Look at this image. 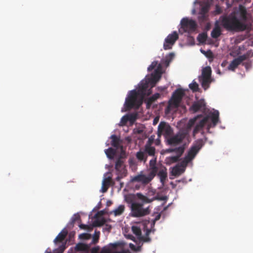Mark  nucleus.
<instances>
[{"mask_svg": "<svg viewBox=\"0 0 253 253\" xmlns=\"http://www.w3.org/2000/svg\"><path fill=\"white\" fill-rule=\"evenodd\" d=\"M158 65L157 68L155 71L154 74H152L153 79L154 80H159L161 77L162 72L161 71L162 69L161 64H159L157 61H153L151 64L148 67V71H152Z\"/></svg>", "mask_w": 253, "mask_h": 253, "instance_id": "16", "label": "nucleus"}, {"mask_svg": "<svg viewBox=\"0 0 253 253\" xmlns=\"http://www.w3.org/2000/svg\"><path fill=\"white\" fill-rule=\"evenodd\" d=\"M158 176L160 178V182L163 186H164L168 177L167 169L166 167L162 169L157 173Z\"/></svg>", "mask_w": 253, "mask_h": 253, "instance_id": "20", "label": "nucleus"}, {"mask_svg": "<svg viewBox=\"0 0 253 253\" xmlns=\"http://www.w3.org/2000/svg\"><path fill=\"white\" fill-rule=\"evenodd\" d=\"M241 15H242L243 19L244 20H246L247 16H246V11L245 10L242 11Z\"/></svg>", "mask_w": 253, "mask_h": 253, "instance_id": "49", "label": "nucleus"}, {"mask_svg": "<svg viewBox=\"0 0 253 253\" xmlns=\"http://www.w3.org/2000/svg\"><path fill=\"white\" fill-rule=\"evenodd\" d=\"M168 151L169 152H175L177 154L176 156H178V158H179L184 151V147L180 146L174 149H169L168 150Z\"/></svg>", "mask_w": 253, "mask_h": 253, "instance_id": "31", "label": "nucleus"}, {"mask_svg": "<svg viewBox=\"0 0 253 253\" xmlns=\"http://www.w3.org/2000/svg\"><path fill=\"white\" fill-rule=\"evenodd\" d=\"M116 149H113L112 148H109L108 149L105 150V153L107 156V157L110 159H114L115 156L116 154Z\"/></svg>", "mask_w": 253, "mask_h": 253, "instance_id": "29", "label": "nucleus"}, {"mask_svg": "<svg viewBox=\"0 0 253 253\" xmlns=\"http://www.w3.org/2000/svg\"><path fill=\"white\" fill-rule=\"evenodd\" d=\"M187 135L185 131H180L175 135H171L167 139L169 145L176 146L181 144Z\"/></svg>", "mask_w": 253, "mask_h": 253, "instance_id": "9", "label": "nucleus"}, {"mask_svg": "<svg viewBox=\"0 0 253 253\" xmlns=\"http://www.w3.org/2000/svg\"><path fill=\"white\" fill-rule=\"evenodd\" d=\"M209 11V8L208 6H205L202 7L201 11H200V14L201 15H206L207 13Z\"/></svg>", "mask_w": 253, "mask_h": 253, "instance_id": "46", "label": "nucleus"}, {"mask_svg": "<svg viewBox=\"0 0 253 253\" xmlns=\"http://www.w3.org/2000/svg\"><path fill=\"white\" fill-rule=\"evenodd\" d=\"M88 249V246L83 243L78 244L75 248L77 251H87Z\"/></svg>", "mask_w": 253, "mask_h": 253, "instance_id": "34", "label": "nucleus"}, {"mask_svg": "<svg viewBox=\"0 0 253 253\" xmlns=\"http://www.w3.org/2000/svg\"><path fill=\"white\" fill-rule=\"evenodd\" d=\"M173 129L172 127L167 123L161 122L158 127L157 134L159 137L163 135L167 139L169 136L172 135Z\"/></svg>", "mask_w": 253, "mask_h": 253, "instance_id": "8", "label": "nucleus"}, {"mask_svg": "<svg viewBox=\"0 0 253 253\" xmlns=\"http://www.w3.org/2000/svg\"><path fill=\"white\" fill-rule=\"evenodd\" d=\"M160 95L158 93H155L152 96L149 97L147 101V106L148 107L150 106L155 100L159 98Z\"/></svg>", "mask_w": 253, "mask_h": 253, "instance_id": "32", "label": "nucleus"}, {"mask_svg": "<svg viewBox=\"0 0 253 253\" xmlns=\"http://www.w3.org/2000/svg\"><path fill=\"white\" fill-rule=\"evenodd\" d=\"M156 122H157L156 118H155V119H154V124L156 123Z\"/></svg>", "mask_w": 253, "mask_h": 253, "instance_id": "62", "label": "nucleus"}, {"mask_svg": "<svg viewBox=\"0 0 253 253\" xmlns=\"http://www.w3.org/2000/svg\"><path fill=\"white\" fill-rule=\"evenodd\" d=\"M99 251L98 247L93 248L91 250V253H98Z\"/></svg>", "mask_w": 253, "mask_h": 253, "instance_id": "50", "label": "nucleus"}, {"mask_svg": "<svg viewBox=\"0 0 253 253\" xmlns=\"http://www.w3.org/2000/svg\"><path fill=\"white\" fill-rule=\"evenodd\" d=\"M126 120H128V121H129L131 122L134 121L136 118V115L133 114L126 115Z\"/></svg>", "mask_w": 253, "mask_h": 253, "instance_id": "44", "label": "nucleus"}, {"mask_svg": "<svg viewBox=\"0 0 253 253\" xmlns=\"http://www.w3.org/2000/svg\"><path fill=\"white\" fill-rule=\"evenodd\" d=\"M137 202H132L131 204V215L134 217H139L145 216L150 213V211L149 207L143 208L144 203Z\"/></svg>", "mask_w": 253, "mask_h": 253, "instance_id": "6", "label": "nucleus"}, {"mask_svg": "<svg viewBox=\"0 0 253 253\" xmlns=\"http://www.w3.org/2000/svg\"><path fill=\"white\" fill-rule=\"evenodd\" d=\"M219 121V112L214 111L211 114V117L207 116L202 119L195 126L193 134L195 136L200 130L203 129L204 126L207 124V129L209 130L212 127H214Z\"/></svg>", "mask_w": 253, "mask_h": 253, "instance_id": "2", "label": "nucleus"}, {"mask_svg": "<svg viewBox=\"0 0 253 253\" xmlns=\"http://www.w3.org/2000/svg\"><path fill=\"white\" fill-rule=\"evenodd\" d=\"M221 35V28L219 26L217 21L215 23L214 28L211 32V36L212 38L216 39Z\"/></svg>", "mask_w": 253, "mask_h": 253, "instance_id": "24", "label": "nucleus"}, {"mask_svg": "<svg viewBox=\"0 0 253 253\" xmlns=\"http://www.w3.org/2000/svg\"><path fill=\"white\" fill-rule=\"evenodd\" d=\"M106 222V220L102 217L100 219H97L93 222V225L95 227H100L104 225Z\"/></svg>", "mask_w": 253, "mask_h": 253, "instance_id": "36", "label": "nucleus"}, {"mask_svg": "<svg viewBox=\"0 0 253 253\" xmlns=\"http://www.w3.org/2000/svg\"><path fill=\"white\" fill-rule=\"evenodd\" d=\"M215 12H216V14H220L221 12V10L220 8L218 5L216 6Z\"/></svg>", "mask_w": 253, "mask_h": 253, "instance_id": "51", "label": "nucleus"}, {"mask_svg": "<svg viewBox=\"0 0 253 253\" xmlns=\"http://www.w3.org/2000/svg\"><path fill=\"white\" fill-rule=\"evenodd\" d=\"M79 227H80V228L81 229H87L88 226L87 225H85V224H81L79 225Z\"/></svg>", "mask_w": 253, "mask_h": 253, "instance_id": "52", "label": "nucleus"}, {"mask_svg": "<svg viewBox=\"0 0 253 253\" xmlns=\"http://www.w3.org/2000/svg\"><path fill=\"white\" fill-rule=\"evenodd\" d=\"M206 103L203 99H200L196 102H194L190 107V110L194 113L198 112L200 110H205Z\"/></svg>", "mask_w": 253, "mask_h": 253, "instance_id": "18", "label": "nucleus"}, {"mask_svg": "<svg viewBox=\"0 0 253 253\" xmlns=\"http://www.w3.org/2000/svg\"><path fill=\"white\" fill-rule=\"evenodd\" d=\"M160 217H161V215L160 214H158L156 217L155 218L154 220V222L157 220H158L160 218Z\"/></svg>", "mask_w": 253, "mask_h": 253, "instance_id": "54", "label": "nucleus"}, {"mask_svg": "<svg viewBox=\"0 0 253 253\" xmlns=\"http://www.w3.org/2000/svg\"><path fill=\"white\" fill-rule=\"evenodd\" d=\"M66 248L65 245L62 244L54 251V253H63Z\"/></svg>", "mask_w": 253, "mask_h": 253, "instance_id": "43", "label": "nucleus"}, {"mask_svg": "<svg viewBox=\"0 0 253 253\" xmlns=\"http://www.w3.org/2000/svg\"><path fill=\"white\" fill-rule=\"evenodd\" d=\"M202 117V115H199L197 116L196 117L193 118V119H191L187 124V127L188 128H190L191 127H192L195 124L196 122L198 120V119L201 118Z\"/></svg>", "mask_w": 253, "mask_h": 253, "instance_id": "37", "label": "nucleus"}, {"mask_svg": "<svg viewBox=\"0 0 253 253\" xmlns=\"http://www.w3.org/2000/svg\"><path fill=\"white\" fill-rule=\"evenodd\" d=\"M125 207L124 205H121L117 208L111 212V213H113L115 216H119L123 214L124 212Z\"/></svg>", "mask_w": 253, "mask_h": 253, "instance_id": "30", "label": "nucleus"}, {"mask_svg": "<svg viewBox=\"0 0 253 253\" xmlns=\"http://www.w3.org/2000/svg\"><path fill=\"white\" fill-rule=\"evenodd\" d=\"M136 157L139 162L145 163L147 161V156L145 151H139L136 154Z\"/></svg>", "mask_w": 253, "mask_h": 253, "instance_id": "26", "label": "nucleus"}, {"mask_svg": "<svg viewBox=\"0 0 253 253\" xmlns=\"http://www.w3.org/2000/svg\"><path fill=\"white\" fill-rule=\"evenodd\" d=\"M66 248L65 245L62 244L54 251V253H63Z\"/></svg>", "mask_w": 253, "mask_h": 253, "instance_id": "42", "label": "nucleus"}, {"mask_svg": "<svg viewBox=\"0 0 253 253\" xmlns=\"http://www.w3.org/2000/svg\"><path fill=\"white\" fill-rule=\"evenodd\" d=\"M179 159V158H178V156H177L168 157L166 158L167 164L170 165L172 163L178 162Z\"/></svg>", "mask_w": 253, "mask_h": 253, "instance_id": "35", "label": "nucleus"}, {"mask_svg": "<svg viewBox=\"0 0 253 253\" xmlns=\"http://www.w3.org/2000/svg\"><path fill=\"white\" fill-rule=\"evenodd\" d=\"M149 81L142 80L138 84V88L137 92L143 98L146 95H149L151 93L150 89H148Z\"/></svg>", "mask_w": 253, "mask_h": 253, "instance_id": "12", "label": "nucleus"}, {"mask_svg": "<svg viewBox=\"0 0 253 253\" xmlns=\"http://www.w3.org/2000/svg\"><path fill=\"white\" fill-rule=\"evenodd\" d=\"M77 221H81V218L80 216L79 215H75L74 216H73L72 218L71 222L72 224H74V223Z\"/></svg>", "mask_w": 253, "mask_h": 253, "instance_id": "47", "label": "nucleus"}, {"mask_svg": "<svg viewBox=\"0 0 253 253\" xmlns=\"http://www.w3.org/2000/svg\"><path fill=\"white\" fill-rule=\"evenodd\" d=\"M123 123H126L128 120H126V115L123 116L121 120Z\"/></svg>", "mask_w": 253, "mask_h": 253, "instance_id": "53", "label": "nucleus"}, {"mask_svg": "<svg viewBox=\"0 0 253 253\" xmlns=\"http://www.w3.org/2000/svg\"><path fill=\"white\" fill-rule=\"evenodd\" d=\"M67 234L68 232L66 230H63L61 232L59 233V234L55 238V239L54 240V242L55 243H57V242H62L66 238Z\"/></svg>", "mask_w": 253, "mask_h": 253, "instance_id": "27", "label": "nucleus"}, {"mask_svg": "<svg viewBox=\"0 0 253 253\" xmlns=\"http://www.w3.org/2000/svg\"><path fill=\"white\" fill-rule=\"evenodd\" d=\"M178 39V35L176 31L169 34L165 40L164 48L165 50L170 49Z\"/></svg>", "mask_w": 253, "mask_h": 253, "instance_id": "11", "label": "nucleus"}, {"mask_svg": "<svg viewBox=\"0 0 253 253\" xmlns=\"http://www.w3.org/2000/svg\"><path fill=\"white\" fill-rule=\"evenodd\" d=\"M112 204V202L111 201H108L107 202V205L109 206Z\"/></svg>", "mask_w": 253, "mask_h": 253, "instance_id": "61", "label": "nucleus"}, {"mask_svg": "<svg viewBox=\"0 0 253 253\" xmlns=\"http://www.w3.org/2000/svg\"><path fill=\"white\" fill-rule=\"evenodd\" d=\"M243 65L245 66L247 70H249L252 66V63L250 61L245 62L243 63Z\"/></svg>", "mask_w": 253, "mask_h": 253, "instance_id": "48", "label": "nucleus"}, {"mask_svg": "<svg viewBox=\"0 0 253 253\" xmlns=\"http://www.w3.org/2000/svg\"><path fill=\"white\" fill-rule=\"evenodd\" d=\"M120 188H122L124 186V183L123 182H120Z\"/></svg>", "mask_w": 253, "mask_h": 253, "instance_id": "59", "label": "nucleus"}, {"mask_svg": "<svg viewBox=\"0 0 253 253\" xmlns=\"http://www.w3.org/2000/svg\"><path fill=\"white\" fill-rule=\"evenodd\" d=\"M162 63L166 64L167 66H168L169 64V61L168 59H166Z\"/></svg>", "mask_w": 253, "mask_h": 253, "instance_id": "55", "label": "nucleus"}, {"mask_svg": "<svg viewBox=\"0 0 253 253\" xmlns=\"http://www.w3.org/2000/svg\"><path fill=\"white\" fill-rule=\"evenodd\" d=\"M115 169L116 171L117 177L115 180L120 181L121 179L126 177L127 175V170L124 165V161L121 157H119L115 163Z\"/></svg>", "mask_w": 253, "mask_h": 253, "instance_id": "7", "label": "nucleus"}, {"mask_svg": "<svg viewBox=\"0 0 253 253\" xmlns=\"http://www.w3.org/2000/svg\"><path fill=\"white\" fill-rule=\"evenodd\" d=\"M250 54L251 53L250 52H248L246 54L239 56L237 58L240 63H241L243 61L246 60L249 57H252L253 56V53H252L251 55Z\"/></svg>", "mask_w": 253, "mask_h": 253, "instance_id": "38", "label": "nucleus"}, {"mask_svg": "<svg viewBox=\"0 0 253 253\" xmlns=\"http://www.w3.org/2000/svg\"><path fill=\"white\" fill-rule=\"evenodd\" d=\"M192 41V43H191L192 45H194V39L193 38H190Z\"/></svg>", "mask_w": 253, "mask_h": 253, "instance_id": "60", "label": "nucleus"}, {"mask_svg": "<svg viewBox=\"0 0 253 253\" xmlns=\"http://www.w3.org/2000/svg\"><path fill=\"white\" fill-rule=\"evenodd\" d=\"M189 88L193 92H196V91H198V89H199L198 84L195 81H193L191 84H189Z\"/></svg>", "mask_w": 253, "mask_h": 253, "instance_id": "40", "label": "nucleus"}, {"mask_svg": "<svg viewBox=\"0 0 253 253\" xmlns=\"http://www.w3.org/2000/svg\"><path fill=\"white\" fill-rule=\"evenodd\" d=\"M135 197L139 200L142 201L143 203H150L154 200H158L160 201H165L168 200V197L166 196H156L152 199H149L147 197L143 195L140 193H137L135 194Z\"/></svg>", "mask_w": 253, "mask_h": 253, "instance_id": "14", "label": "nucleus"}, {"mask_svg": "<svg viewBox=\"0 0 253 253\" xmlns=\"http://www.w3.org/2000/svg\"><path fill=\"white\" fill-rule=\"evenodd\" d=\"M184 95V91L181 89H177L172 94V101L174 105L178 106Z\"/></svg>", "mask_w": 253, "mask_h": 253, "instance_id": "17", "label": "nucleus"}, {"mask_svg": "<svg viewBox=\"0 0 253 253\" xmlns=\"http://www.w3.org/2000/svg\"><path fill=\"white\" fill-rule=\"evenodd\" d=\"M201 51L202 53L204 54L205 55H206L207 56H209L208 54H207L206 51L204 50H202V49H201Z\"/></svg>", "mask_w": 253, "mask_h": 253, "instance_id": "56", "label": "nucleus"}, {"mask_svg": "<svg viewBox=\"0 0 253 253\" xmlns=\"http://www.w3.org/2000/svg\"><path fill=\"white\" fill-rule=\"evenodd\" d=\"M150 172L148 175L143 174H139L133 177L132 182H141L146 185L150 182L156 175L158 170V168L156 166V158L151 159L149 162Z\"/></svg>", "mask_w": 253, "mask_h": 253, "instance_id": "3", "label": "nucleus"}, {"mask_svg": "<svg viewBox=\"0 0 253 253\" xmlns=\"http://www.w3.org/2000/svg\"><path fill=\"white\" fill-rule=\"evenodd\" d=\"M206 15H201V18L204 20L206 18Z\"/></svg>", "mask_w": 253, "mask_h": 253, "instance_id": "57", "label": "nucleus"}, {"mask_svg": "<svg viewBox=\"0 0 253 253\" xmlns=\"http://www.w3.org/2000/svg\"><path fill=\"white\" fill-rule=\"evenodd\" d=\"M113 185L114 184V182L112 181V178L111 177H108L104 179L102 182V192L103 193L106 192L109 187V186L112 184Z\"/></svg>", "mask_w": 253, "mask_h": 253, "instance_id": "23", "label": "nucleus"}, {"mask_svg": "<svg viewBox=\"0 0 253 253\" xmlns=\"http://www.w3.org/2000/svg\"><path fill=\"white\" fill-rule=\"evenodd\" d=\"M205 143V142L202 139H199L195 141L189 150L187 155L184 157L182 163L185 165H187L188 163L195 158Z\"/></svg>", "mask_w": 253, "mask_h": 253, "instance_id": "5", "label": "nucleus"}, {"mask_svg": "<svg viewBox=\"0 0 253 253\" xmlns=\"http://www.w3.org/2000/svg\"><path fill=\"white\" fill-rule=\"evenodd\" d=\"M91 235L88 233H82L79 235V237L82 239L87 240L90 238Z\"/></svg>", "mask_w": 253, "mask_h": 253, "instance_id": "45", "label": "nucleus"}, {"mask_svg": "<svg viewBox=\"0 0 253 253\" xmlns=\"http://www.w3.org/2000/svg\"><path fill=\"white\" fill-rule=\"evenodd\" d=\"M131 230H132L133 233L134 234H135L137 237L138 239L139 240L142 241L143 242L150 241L151 239L148 237L149 234L150 232V230H147V232L146 233V236H142L141 229L137 226H132L131 227Z\"/></svg>", "mask_w": 253, "mask_h": 253, "instance_id": "15", "label": "nucleus"}, {"mask_svg": "<svg viewBox=\"0 0 253 253\" xmlns=\"http://www.w3.org/2000/svg\"><path fill=\"white\" fill-rule=\"evenodd\" d=\"M186 166V165L183 164L182 162L180 166L178 165L175 166L172 169L171 174L175 176L180 175L185 171V169L184 168H182L181 167H185Z\"/></svg>", "mask_w": 253, "mask_h": 253, "instance_id": "22", "label": "nucleus"}, {"mask_svg": "<svg viewBox=\"0 0 253 253\" xmlns=\"http://www.w3.org/2000/svg\"><path fill=\"white\" fill-rule=\"evenodd\" d=\"M152 142L153 140L149 139L144 146V151L145 153L148 154V155L150 156H155L156 151L155 148L151 146Z\"/></svg>", "mask_w": 253, "mask_h": 253, "instance_id": "21", "label": "nucleus"}, {"mask_svg": "<svg viewBox=\"0 0 253 253\" xmlns=\"http://www.w3.org/2000/svg\"><path fill=\"white\" fill-rule=\"evenodd\" d=\"M211 69L210 66H207L202 70V76L201 78H211Z\"/></svg>", "mask_w": 253, "mask_h": 253, "instance_id": "28", "label": "nucleus"}, {"mask_svg": "<svg viewBox=\"0 0 253 253\" xmlns=\"http://www.w3.org/2000/svg\"><path fill=\"white\" fill-rule=\"evenodd\" d=\"M143 98L133 89L129 91L126 99L125 106L127 110H130L134 107L138 108L142 104Z\"/></svg>", "mask_w": 253, "mask_h": 253, "instance_id": "4", "label": "nucleus"}, {"mask_svg": "<svg viewBox=\"0 0 253 253\" xmlns=\"http://www.w3.org/2000/svg\"><path fill=\"white\" fill-rule=\"evenodd\" d=\"M170 185H172V187L173 188H174L175 187V186H176V185L174 184L172 182H170Z\"/></svg>", "mask_w": 253, "mask_h": 253, "instance_id": "58", "label": "nucleus"}, {"mask_svg": "<svg viewBox=\"0 0 253 253\" xmlns=\"http://www.w3.org/2000/svg\"><path fill=\"white\" fill-rule=\"evenodd\" d=\"M181 28L185 32H190L194 31L197 28L196 22L190 19L187 17L182 19L180 22Z\"/></svg>", "mask_w": 253, "mask_h": 253, "instance_id": "10", "label": "nucleus"}, {"mask_svg": "<svg viewBox=\"0 0 253 253\" xmlns=\"http://www.w3.org/2000/svg\"><path fill=\"white\" fill-rule=\"evenodd\" d=\"M109 246L113 249H116L118 247H120L121 250L119 251H114L111 252L110 249L107 247H104L102 249L100 253H128V250H125L123 249L124 245L122 243H115L110 244Z\"/></svg>", "mask_w": 253, "mask_h": 253, "instance_id": "13", "label": "nucleus"}, {"mask_svg": "<svg viewBox=\"0 0 253 253\" xmlns=\"http://www.w3.org/2000/svg\"><path fill=\"white\" fill-rule=\"evenodd\" d=\"M200 81L202 87L205 90H206L210 87V84L212 82V79L208 78H200Z\"/></svg>", "mask_w": 253, "mask_h": 253, "instance_id": "25", "label": "nucleus"}, {"mask_svg": "<svg viewBox=\"0 0 253 253\" xmlns=\"http://www.w3.org/2000/svg\"><path fill=\"white\" fill-rule=\"evenodd\" d=\"M111 139V144L116 149H120L123 152V146L122 145V141L120 138L115 134L112 135L110 137Z\"/></svg>", "mask_w": 253, "mask_h": 253, "instance_id": "19", "label": "nucleus"}, {"mask_svg": "<svg viewBox=\"0 0 253 253\" xmlns=\"http://www.w3.org/2000/svg\"><path fill=\"white\" fill-rule=\"evenodd\" d=\"M207 39V35L206 33L200 34L197 38L198 41L201 43H204Z\"/></svg>", "mask_w": 253, "mask_h": 253, "instance_id": "39", "label": "nucleus"}, {"mask_svg": "<svg viewBox=\"0 0 253 253\" xmlns=\"http://www.w3.org/2000/svg\"><path fill=\"white\" fill-rule=\"evenodd\" d=\"M221 23L223 27L228 31H243L247 28V25L235 15L223 17Z\"/></svg>", "mask_w": 253, "mask_h": 253, "instance_id": "1", "label": "nucleus"}, {"mask_svg": "<svg viewBox=\"0 0 253 253\" xmlns=\"http://www.w3.org/2000/svg\"><path fill=\"white\" fill-rule=\"evenodd\" d=\"M241 63L238 61L237 58L234 59L232 62L230 63L228 68L230 70L234 71V70L238 67L239 65Z\"/></svg>", "mask_w": 253, "mask_h": 253, "instance_id": "33", "label": "nucleus"}, {"mask_svg": "<svg viewBox=\"0 0 253 253\" xmlns=\"http://www.w3.org/2000/svg\"><path fill=\"white\" fill-rule=\"evenodd\" d=\"M209 54H210V55H211V54H212V52H211V50H210V51H209Z\"/></svg>", "mask_w": 253, "mask_h": 253, "instance_id": "63", "label": "nucleus"}, {"mask_svg": "<svg viewBox=\"0 0 253 253\" xmlns=\"http://www.w3.org/2000/svg\"><path fill=\"white\" fill-rule=\"evenodd\" d=\"M99 234L100 232L99 231H95L93 237V243L95 244L97 242H98L99 238Z\"/></svg>", "mask_w": 253, "mask_h": 253, "instance_id": "41", "label": "nucleus"}, {"mask_svg": "<svg viewBox=\"0 0 253 253\" xmlns=\"http://www.w3.org/2000/svg\"><path fill=\"white\" fill-rule=\"evenodd\" d=\"M45 253H50V252H47V251H46V252H45Z\"/></svg>", "mask_w": 253, "mask_h": 253, "instance_id": "64", "label": "nucleus"}]
</instances>
